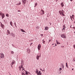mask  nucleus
<instances>
[{
	"mask_svg": "<svg viewBox=\"0 0 75 75\" xmlns=\"http://www.w3.org/2000/svg\"><path fill=\"white\" fill-rule=\"evenodd\" d=\"M21 69H22V75H25V74H24V72H25V69L23 67H21Z\"/></svg>",
	"mask_w": 75,
	"mask_h": 75,
	"instance_id": "f257e3e1",
	"label": "nucleus"
},
{
	"mask_svg": "<svg viewBox=\"0 0 75 75\" xmlns=\"http://www.w3.org/2000/svg\"><path fill=\"white\" fill-rule=\"evenodd\" d=\"M59 13L60 14V15L61 16H65V15L64 14V10H62V11H59Z\"/></svg>",
	"mask_w": 75,
	"mask_h": 75,
	"instance_id": "f03ea898",
	"label": "nucleus"
},
{
	"mask_svg": "<svg viewBox=\"0 0 75 75\" xmlns=\"http://www.w3.org/2000/svg\"><path fill=\"white\" fill-rule=\"evenodd\" d=\"M36 72L38 75H41L42 74V73L41 72V71H39L37 69L36 70Z\"/></svg>",
	"mask_w": 75,
	"mask_h": 75,
	"instance_id": "7ed1b4c3",
	"label": "nucleus"
},
{
	"mask_svg": "<svg viewBox=\"0 0 75 75\" xmlns=\"http://www.w3.org/2000/svg\"><path fill=\"white\" fill-rule=\"evenodd\" d=\"M0 16H1L2 19L4 18V17H5V15H4V13H1V12H0Z\"/></svg>",
	"mask_w": 75,
	"mask_h": 75,
	"instance_id": "20e7f679",
	"label": "nucleus"
},
{
	"mask_svg": "<svg viewBox=\"0 0 75 75\" xmlns=\"http://www.w3.org/2000/svg\"><path fill=\"white\" fill-rule=\"evenodd\" d=\"M0 57H1V58H4V54L3 53H1Z\"/></svg>",
	"mask_w": 75,
	"mask_h": 75,
	"instance_id": "39448f33",
	"label": "nucleus"
},
{
	"mask_svg": "<svg viewBox=\"0 0 75 75\" xmlns=\"http://www.w3.org/2000/svg\"><path fill=\"white\" fill-rule=\"evenodd\" d=\"M61 37H62V38H67L66 37V35L64 34H62L61 35Z\"/></svg>",
	"mask_w": 75,
	"mask_h": 75,
	"instance_id": "423d86ee",
	"label": "nucleus"
},
{
	"mask_svg": "<svg viewBox=\"0 0 75 75\" xmlns=\"http://www.w3.org/2000/svg\"><path fill=\"white\" fill-rule=\"evenodd\" d=\"M41 44H40L38 45V50H40V48H41Z\"/></svg>",
	"mask_w": 75,
	"mask_h": 75,
	"instance_id": "0eeeda50",
	"label": "nucleus"
},
{
	"mask_svg": "<svg viewBox=\"0 0 75 75\" xmlns=\"http://www.w3.org/2000/svg\"><path fill=\"white\" fill-rule=\"evenodd\" d=\"M22 1L24 5L26 3L27 1L26 0H22Z\"/></svg>",
	"mask_w": 75,
	"mask_h": 75,
	"instance_id": "6e6552de",
	"label": "nucleus"
},
{
	"mask_svg": "<svg viewBox=\"0 0 75 75\" xmlns=\"http://www.w3.org/2000/svg\"><path fill=\"white\" fill-rule=\"evenodd\" d=\"M40 57H41V54H40V56H39L38 55H37V59L38 60L39 59V58H40Z\"/></svg>",
	"mask_w": 75,
	"mask_h": 75,
	"instance_id": "1a4fd4ad",
	"label": "nucleus"
},
{
	"mask_svg": "<svg viewBox=\"0 0 75 75\" xmlns=\"http://www.w3.org/2000/svg\"><path fill=\"white\" fill-rule=\"evenodd\" d=\"M27 52H28V54H30V49H27Z\"/></svg>",
	"mask_w": 75,
	"mask_h": 75,
	"instance_id": "9d476101",
	"label": "nucleus"
},
{
	"mask_svg": "<svg viewBox=\"0 0 75 75\" xmlns=\"http://www.w3.org/2000/svg\"><path fill=\"white\" fill-rule=\"evenodd\" d=\"M15 63V61L14 60H13L12 62L11 63V65H14V63Z\"/></svg>",
	"mask_w": 75,
	"mask_h": 75,
	"instance_id": "9b49d317",
	"label": "nucleus"
},
{
	"mask_svg": "<svg viewBox=\"0 0 75 75\" xmlns=\"http://www.w3.org/2000/svg\"><path fill=\"white\" fill-rule=\"evenodd\" d=\"M66 28V27H64V28H63L62 29V31H63V32H64V31H65V30Z\"/></svg>",
	"mask_w": 75,
	"mask_h": 75,
	"instance_id": "f8f14e48",
	"label": "nucleus"
},
{
	"mask_svg": "<svg viewBox=\"0 0 75 75\" xmlns=\"http://www.w3.org/2000/svg\"><path fill=\"white\" fill-rule=\"evenodd\" d=\"M61 5L62 7L64 6V2H62L61 3Z\"/></svg>",
	"mask_w": 75,
	"mask_h": 75,
	"instance_id": "ddd939ff",
	"label": "nucleus"
},
{
	"mask_svg": "<svg viewBox=\"0 0 75 75\" xmlns=\"http://www.w3.org/2000/svg\"><path fill=\"white\" fill-rule=\"evenodd\" d=\"M11 34L12 37H15V35H14V34L13 33H11Z\"/></svg>",
	"mask_w": 75,
	"mask_h": 75,
	"instance_id": "4468645a",
	"label": "nucleus"
},
{
	"mask_svg": "<svg viewBox=\"0 0 75 75\" xmlns=\"http://www.w3.org/2000/svg\"><path fill=\"white\" fill-rule=\"evenodd\" d=\"M49 28V27L46 26L45 27V30H48Z\"/></svg>",
	"mask_w": 75,
	"mask_h": 75,
	"instance_id": "2eb2a0df",
	"label": "nucleus"
},
{
	"mask_svg": "<svg viewBox=\"0 0 75 75\" xmlns=\"http://www.w3.org/2000/svg\"><path fill=\"white\" fill-rule=\"evenodd\" d=\"M56 43L57 45H59V44H60V43L59 42H58V40H56Z\"/></svg>",
	"mask_w": 75,
	"mask_h": 75,
	"instance_id": "dca6fc26",
	"label": "nucleus"
},
{
	"mask_svg": "<svg viewBox=\"0 0 75 75\" xmlns=\"http://www.w3.org/2000/svg\"><path fill=\"white\" fill-rule=\"evenodd\" d=\"M35 5L34 6V7H36V6H37V3L36 2L35 3Z\"/></svg>",
	"mask_w": 75,
	"mask_h": 75,
	"instance_id": "f3484780",
	"label": "nucleus"
},
{
	"mask_svg": "<svg viewBox=\"0 0 75 75\" xmlns=\"http://www.w3.org/2000/svg\"><path fill=\"white\" fill-rule=\"evenodd\" d=\"M1 27L2 28H3V27H4V25L1 24Z\"/></svg>",
	"mask_w": 75,
	"mask_h": 75,
	"instance_id": "a211bd4d",
	"label": "nucleus"
},
{
	"mask_svg": "<svg viewBox=\"0 0 75 75\" xmlns=\"http://www.w3.org/2000/svg\"><path fill=\"white\" fill-rule=\"evenodd\" d=\"M10 24L12 26H13V25H12V24H13V22H12V21L10 22Z\"/></svg>",
	"mask_w": 75,
	"mask_h": 75,
	"instance_id": "6ab92c4d",
	"label": "nucleus"
},
{
	"mask_svg": "<svg viewBox=\"0 0 75 75\" xmlns=\"http://www.w3.org/2000/svg\"><path fill=\"white\" fill-rule=\"evenodd\" d=\"M61 65L62 66H63L62 68V69H64V64H62Z\"/></svg>",
	"mask_w": 75,
	"mask_h": 75,
	"instance_id": "aec40b11",
	"label": "nucleus"
},
{
	"mask_svg": "<svg viewBox=\"0 0 75 75\" xmlns=\"http://www.w3.org/2000/svg\"><path fill=\"white\" fill-rule=\"evenodd\" d=\"M41 11L42 12V14H44L45 13L44 12V11L43 10H41Z\"/></svg>",
	"mask_w": 75,
	"mask_h": 75,
	"instance_id": "412c9836",
	"label": "nucleus"
},
{
	"mask_svg": "<svg viewBox=\"0 0 75 75\" xmlns=\"http://www.w3.org/2000/svg\"><path fill=\"white\" fill-rule=\"evenodd\" d=\"M21 31L22 32H23V33H25V30H24L21 29Z\"/></svg>",
	"mask_w": 75,
	"mask_h": 75,
	"instance_id": "4be33fe9",
	"label": "nucleus"
},
{
	"mask_svg": "<svg viewBox=\"0 0 75 75\" xmlns=\"http://www.w3.org/2000/svg\"><path fill=\"white\" fill-rule=\"evenodd\" d=\"M7 32L8 33V34H10V31L8 30H7Z\"/></svg>",
	"mask_w": 75,
	"mask_h": 75,
	"instance_id": "5701e85b",
	"label": "nucleus"
},
{
	"mask_svg": "<svg viewBox=\"0 0 75 75\" xmlns=\"http://www.w3.org/2000/svg\"><path fill=\"white\" fill-rule=\"evenodd\" d=\"M43 44H45V41H43L42 42Z\"/></svg>",
	"mask_w": 75,
	"mask_h": 75,
	"instance_id": "b1692460",
	"label": "nucleus"
},
{
	"mask_svg": "<svg viewBox=\"0 0 75 75\" xmlns=\"http://www.w3.org/2000/svg\"><path fill=\"white\" fill-rule=\"evenodd\" d=\"M72 18L73 19H74V15H72Z\"/></svg>",
	"mask_w": 75,
	"mask_h": 75,
	"instance_id": "393cba45",
	"label": "nucleus"
},
{
	"mask_svg": "<svg viewBox=\"0 0 75 75\" xmlns=\"http://www.w3.org/2000/svg\"><path fill=\"white\" fill-rule=\"evenodd\" d=\"M66 67L67 68H68V64H67V63H66Z\"/></svg>",
	"mask_w": 75,
	"mask_h": 75,
	"instance_id": "a878e982",
	"label": "nucleus"
},
{
	"mask_svg": "<svg viewBox=\"0 0 75 75\" xmlns=\"http://www.w3.org/2000/svg\"><path fill=\"white\" fill-rule=\"evenodd\" d=\"M11 54H14V52L13 51H11Z\"/></svg>",
	"mask_w": 75,
	"mask_h": 75,
	"instance_id": "bb28decb",
	"label": "nucleus"
},
{
	"mask_svg": "<svg viewBox=\"0 0 75 75\" xmlns=\"http://www.w3.org/2000/svg\"><path fill=\"white\" fill-rule=\"evenodd\" d=\"M6 17H8V14H6Z\"/></svg>",
	"mask_w": 75,
	"mask_h": 75,
	"instance_id": "cd10ccee",
	"label": "nucleus"
},
{
	"mask_svg": "<svg viewBox=\"0 0 75 75\" xmlns=\"http://www.w3.org/2000/svg\"><path fill=\"white\" fill-rule=\"evenodd\" d=\"M51 40H49V41L48 42V44H49V42H51Z\"/></svg>",
	"mask_w": 75,
	"mask_h": 75,
	"instance_id": "c85d7f7f",
	"label": "nucleus"
},
{
	"mask_svg": "<svg viewBox=\"0 0 75 75\" xmlns=\"http://www.w3.org/2000/svg\"><path fill=\"white\" fill-rule=\"evenodd\" d=\"M25 74H26V75H28V73H27V72H25Z\"/></svg>",
	"mask_w": 75,
	"mask_h": 75,
	"instance_id": "c756f323",
	"label": "nucleus"
},
{
	"mask_svg": "<svg viewBox=\"0 0 75 75\" xmlns=\"http://www.w3.org/2000/svg\"><path fill=\"white\" fill-rule=\"evenodd\" d=\"M74 49H75V45H74Z\"/></svg>",
	"mask_w": 75,
	"mask_h": 75,
	"instance_id": "7c9ffc66",
	"label": "nucleus"
},
{
	"mask_svg": "<svg viewBox=\"0 0 75 75\" xmlns=\"http://www.w3.org/2000/svg\"><path fill=\"white\" fill-rule=\"evenodd\" d=\"M70 18H71V20H72V16H70Z\"/></svg>",
	"mask_w": 75,
	"mask_h": 75,
	"instance_id": "2f4dec72",
	"label": "nucleus"
},
{
	"mask_svg": "<svg viewBox=\"0 0 75 75\" xmlns=\"http://www.w3.org/2000/svg\"><path fill=\"white\" fill-rule=\"evenodd\" d=\"M41 35V36L42 37V36H43V34H41V35Z\"/></svg>",
	"mask_w": 75,
	"mask_h": 75,
	"instance_id": "473e14b6",
	"label": "nucleus"
},
{
	"mask_svg": "<svg viewBox=\"0 0 75 75\" xmlns=\"http://www.w3.org/2000/svg\"><path fill=\"white\" fill-rule=\"evenodd\" d=\"M59 69H60V71H61V70H62V68H60Z\"/></svg>",
	"mask_w": 75,
	"mask_h": 75,
	"instance_id": "72a5a7b5",
	"label": "nucleus"
},
{
	"mask_svg": "<svg viewBox=\"0 0 75 75\" xmlns=\"http://www.w3.org/2000/svg\"><path fill=\"white\" fill-rule=\"evenodd\" d=\"M36 28H37H37H39V27H38H38H36Z\"/></svg>",
	"mask_w": 75,
	"mask_h": 75,
	"instance_id": "f704fd0d",
	"label": "nucleus"
},
{
	"mask_svg": "<svg viewBox=\"0 0 75 75\" xmlns=\"http://www.w3.org/2000/svg\"><path fill=\"white\" fill-rule=\"evenodd\" d=\"M14 24H15V25L16 26V22H15L14 23Z\"/></svg>",
	"mask_w": 75,
	"mask_h": 75,
	"instance_id": "c9c22d12",
	"label": "nucleus"
},
{
	"mask_svg": "<svg viewBox=\"0 0 75 75\" xmlns=\"http://www.w3.org/2000/svg\"><path fill=\"white\" fill-rule=\"evenodd\" d=\"M40 70H41L42 71V70L41 69H40Z\"/></svg>",
	"mask_w": 75,
	"mask_h": 75,
	"instance_id": "e433bc0d",
	"label": "nucleus"
},
{
	"mask_svg": "<svg viewBox=\"0 0 75 75\" xmlns=\"http://www.w3.org/2000/svg\"><path fill=\"white\" fill-rule=\"evenodd\" d=\"M74 29H75V27H73Z\"/></svg>",
	"mask_w": 75,
	"mask_h": 75,
	"instance_id": "4c0bfd02",
	"label": "nucleus"
},
{
	"mask_svg": "<svg viewBox=\"0 0 75 75\" xmlns=\"http://www.w3.org/2000/svg\"><path fill=\"white\" fill-rule=\"evenodd\" d=\"M32 44H33V43H30V45H32Z\"/></svg>",
	"mask_w": 75,
	"mask_h": 75,
	"instance_id": "58836bf2",
	"label": "nucleus"
},
{
	"mask_svg": "<svg viewBox=\"0 0 75 75\" xmlns=\"http://www.w3.org/2000/svg\"><path fill=\"white\" fill-rule=\"evenodd\" d=\"M73 61H75V59H73Z\"/></svg>",
	"mask_w": 75,
	"mask_h": 75,
	"instance_id": "ea45409f",
	"label": "nucleus"
},
{
	"mask_svg": "<svg viewBox=\"0 0 75 75\" xmlns=\"http://www.w3.org/2000/svg\"><path fill=\"white\" fill-rule=\"evenodd\" d=\"M71 1H73V0H70Z\"/></svg>",
	"mask_w": 75,
	"mask_h": 75,
	"instance_id": "a19ab883",
	"label": "nucleus"
},
{
	"mask_svg": "<svg viewBox=\"0 0 75 75\" xmlns=\"http://www.w3.org/2000/svg\"><path fill=\"white\" fill-rule=\"evenodd\" d=\"M72 71H74V69H72Z\"/></svg>",
	"mask_w": 75,
	"mask_h": 75,
	"instance_id": "79ce46f5",
	"label": "nucleus"
},
{
	"mask_svg": "<svg viewBox=\"0 0 75 75\" xmlns=\"http://www.w3.org/2000/svg\"><path fill=\"white\" fill-rule=\"evenodd\" d=\"M20 4H21V3H19V5H20Z\"/></svg>",
	"mask_w": 75,
	"mask_h": 75,
	"instance_id": "37998d69",
	"label": "nucleus"
},
{
	"mask_svg": "<svg viewBox=\"0 0 75 75\" xmlns=\"http://www.w3.org/2000/svg\"><path fill=\"white\" fill-rule=\"evenodd\" d=\"M58 0H56V1L57 2V1Z\"/></svg>",
	"mask_w": 75,
	"mask_h": 75,
	"instance_id": "c03bdc74",
	"label": "nucleus"
},
{
	"mask_svg": "<svg viewBox=\"0 0 75 75\" xmlns=\"http://www.w3.org/2000/svg\"><path fill=\"white\" fill-rule=\"evenodd\" d=\"M50 23V25H51V23Z\"/></svg>",
	"mask_w": 75,
	"mask_h": 75,
	"instance_id": "a18cd8bd",
	"label": "nucleus"
},
{
	"mask_svg": "<svg viewBox=\"0 0 75 75\" xmlns=\"http://www.w3.org/2000/svg\"><path fill=\"white\" fill-rule=\"evenodd\" d=\"M11 67L12 68H13V67L12 66V65H11Z\"/></svg>",
	"mask_w": 75,
	"mask_h": 75,
	"instance_id": "49530a36",
	"label": "nucleus"
},
{
	"mask_svg": "<svg viewBox=\"0 0 75 75\" xmlns=\"http://www.w3.org/2000/svg\"><path fill=\"white\" fill-rule=\"evenodd\" d=\"M44 71V70H42V71Z\"/></svg>",
	"mask_w": 75,
	"mask_h": 75,
	"instance_id": "de8ad7c7",
	"label": "nucleus"
},
{
	"mask_svg": "<svg viewBox=\"0 0 75 75\" xmlns=\"http://www.w3.org/2000/svg\"><path fill=\"white\" fill-rule=\"evenodd\" d=\"M42 41H43V42L44 41V40H42Z\"/></svg>",
	"mask_w": 75,
	"mask_h": 75,
	"instance_id": "09e8293b",
	"label": "nucleus"
},
{
	"mask_svg": "<svg viewBox=\"0 0 75 75\" xmlns=\"http://www.w3.org/2000/svg\"><path fill=\"white\" fill-rule=\"evenodd\" d=\"M42 15V14H41V15Z\"/></svg>",
	"mask_w": 75,
	"mask_h": 75,
	"instance_id": "8fccbe9b",
	"label": "nucleus"
},
{
	"mask_svg": "<svg viewBox=\"0 0 75 75\" xmlns=\"http://www.w3.org/2000/svg\"><path fill=\"white\" fill-rule=\"evenodd\" d=\"M33 0H31V1H33Z\"/></svg>",
	"mask_w": 75,
	"mask_h": 75,
	"instance_id": "3c124183",
	"label": "nucleus"
},
{
	"mask_svg": "<svg viewBox=\"0 0 75 75\" xmlns=\"http://www.w3.org/2000/svg\"><path fill=\"white\" fill-rule=\"evenodd\" d=\"M20 11L19 10V12H20Z\"/></svg>",
	"mask_w": 75,
	"mask_h": 75,
	"instance_id": "603ef678",
	"label": "nucleus"
},
{
	"mask_svg": "<svg viewBox=\"0 0 75 75\" xmlns=\"http://www.w3.org/2000/svg\"><path fill=\"white\" fill-rule=\"evenodd\" d=\"M54 45V44H52V45Z\"/></svg>",
	"mask_w": 75,
	"mask_h": 75,
	"instance_id": "864d4df0",
	"label": "nucleus"
},
{
	"mask_svg": "<svg viewBox=\"0 0 75 75\" xmlns=\"http://www.w3.org/2000/svg\"><path fill=\"white\" fill-rule=\"evenodd\" d=\"M74 33H75V32H74Z\"/></svg>",
	"mask_w": 75,
	"mask_h": 75,
	"instance_id": "5fc2aeb1",
	"label": "nucleus"
},
{
	"mask_svg": "<svg viewBox=\"0 0 75 75\" xmlns=\"http://www.w3.org/2000/svg\"><path fill=\"white\" fill-rule=\"evenodd\" d=\"M7 35H8L7 34Z\"/></svg>",
	"mask_w": 75,
	"mask_h": 75,
	"instance_id": "6e6d98bb",
	"label": "nucleus"
}]
</instances>
